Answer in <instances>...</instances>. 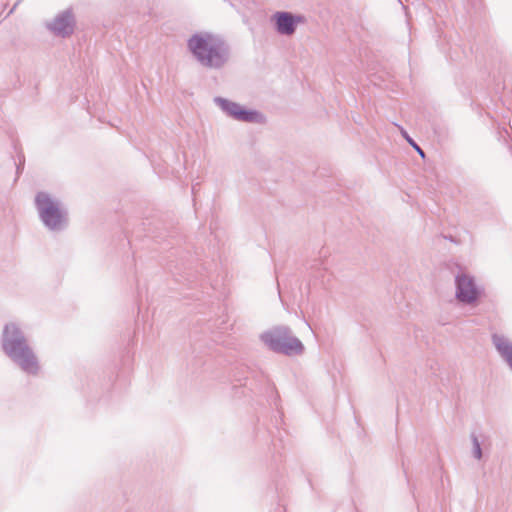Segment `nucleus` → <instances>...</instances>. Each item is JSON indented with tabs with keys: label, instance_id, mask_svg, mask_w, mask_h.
I'll use <instances>...</instances> for the list:
<instances>
[{
	"label": "nucleus",
	"instance_id": "obj_3",
	"mask_svg": "<svg viewBox=\"0 0 512 512\" xmlns=\"http://www.w3.org/2000/svg\"><path fill=\"white\" fill-rule=\"evenodd\" d=\"M265 342L272 350L284 354L299 353L303 349L301 342L297 338L291 337L282 331L265 335Z\"/></svg>",
	"mask_w": 512,
	"mask_h": 512
},
{
	"label": "nucleus",
	"instance_id": "obj_10",
	"mask_svg": "<svg viewBox=\"0 0 512 512\" xmlns=\"http://www.w3.org/2000/svg\"><path fill=\"white\" fill-rule=\"evenodd\" d=\"M407 139H408V141L413 145V147L417 150V152H418L422 157H424L425 155H424V152L422 151V149H421L418 145H416V144H415V143H414L410 138H407Z\"/></svg>",
	"mask_w": 512,
	"mask_h": 512
},
{
	"label": "nucleus",
	"instance_id": "obj_2",
	"mask_svg": "<svg viewBox=\"0 0 512 512\" xmlns=\"http://www.w3.org/2000/svg\"><path fill=\"white\" fill-rule=\"evenodd\" d=\"M10 330L13 334H18L14 326L5 328L4 350L9 356L17 359L24 369L29 370L30 366H34L33 356L22 337H9Z\"/></svg>",
	"mask_w": 512,
	"mask_h": 512
},
{
	"label": "nucleus",
	"instance_id": "obj_11",
	"mask_svg": "<svg viewBox=\"0 0 512 512\" xmlns=\"http://www.w3.org/2000/svg\"><path fill=\"white\" fill-rule=\"evenodd\" d=\"M475 453H476V457L477 458L481 457L480 445H479V443L476 440H475Z\"/></svg>",
	"mask_w": 512,
	"mask_h": 512
},
{
	"label": "nucleus",
	"instance_id": "obj_4",
	"mask_svg": "<svg viewBox=\"0 0 512 512\" xmlns=\"http://www.w3.org/2000/svg\"><path fill=\"white\" fill-rule=\"evenodd\" d=\"M36 205L41 219L47 226L56 228L60 225L62 220L61 212L57 204L48 194L44 192L38 193L36 196Z\"/></svg>",
	"mask_w": 512,
	"mask_h": 512
},
{
	"label": "nucleus",
	"instance_id": "obj_5",
	"mask_svg": "<svg viewBox=\"0 0 512 512\" xmlns=\"http://www.w3.org/2000/svg\"><path fill=\"white\" fill-rule=\"evenodd\" d=\"M221 107L233 118L244 122H257L261 115L256 111L246 110L241 105L227 100L220 101Z\"/></svg>",
	"mask_w": 512,
	"mask_h": 512
},
{
	"label": "nucleus",
	"instance_id": "obj_9",
	"mask_svg": "<svg viewBox=\"0 0 512 512\" xmlns=\"http://www.w3.org/2000/svg\"><path fill=\"white\" fill-rule=\"evenodd\" d=\"M494 343H495L498 351L510 363L512 361V353H511V351L509 349V346L508 345L504 346L503 340L499 336H494Z\"/></svg>",
	"mask_w": 512,
	"mask_h": 512
},
{
	"label": "nucleus",
	"instance_id": "obj_6",
	"mask_svg": "<svg viewBox=\"0 0 512 512\" xmlns=\"http://www.w3.org/2000/svg\"><path fill=\"white\" fill-rule=\"evenodd\" d=\"M457 287V297L463 302H473L479 296V290L474 285L473 280L466 275L458 277Z\"/></svg>",
	"mask_w": 512,
	"mask_h": 512
},
{
	"label": "nucleus",
	"instance_id": "obj_1",
	"mask_svg": "<svg viewBox=\"0 0 512 512\" xmlns=\"http://www.w3.org/2000/svg\"><path fill=\"white\" fill-rule=\"evenodd\" d=\"M188 45L198 60L206 66H219L223 62L222 44L211 35H195Z\"/></svg>",
	"mask_w": 512,
	"mask_h": 512
},
{
	"label": "nucleus",
	"instance_id": "obj_7",
	"mask_svg": "<svg viewBox=\"0 0 512 512\" xmlns=\"http://www.w3.org/2000/svg\"><path fill=\"white\" fill-rule=\"evenodd\" d=\"M51 29L62 36L69 35L73 32L74 29V20L70 13L65 12L58 16L52 26Z\"/></svg>",
	"mask_w": 512,
	"mask_h": 512
},
{
	"label": "nucleus",
	"instance_id": "obj_8",
	"mask_svg": "<svg viewBox=\"0 0 512 512\" xmlns=\"http://www.w3.org/2000/svg\"><path fill=\"white\" fill-rule=\"evenodd\" d=\"M277 28L280 33L292 34L295 30V19L288 13H279L276 15Z\"/></svg>",
	"mask_w": 512,
	"mask_h": 512
}]
</instances>
